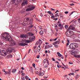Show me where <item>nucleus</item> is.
I'll return each mask as SVG.
<instances>
[{
  "label": "nucleus",
  "instance_id": "nucleus-13",
  "mask_svg": "<svg viewBox=\"0 0 80 80\" xmlns=\"http://www.w3.org/2000/svg\"><path fill=\"white\" fill-rule=\"evenodd\" d=\"M79 52V51H78V49H76L74 52H73V53H74L75 54H78Z\"/></svg>",
  "mask_w": 80,
  "mask_h": 80
},
{
  "label": "nucleus",
  "instance_id": "nucleus-30",
  "mask_svg": "<svg viewBox=\"0 0 80 80\" xmlns=\"http://www.w3.org/2000/svg\"><path fill=\"white\" fill-rule=\"evenodd\" d=\"M38 48H41L40 44L39 45L38 47L37 48V51L38 50Z\"/></svg>",
  "mask_w": 80,
  "mask_h": 80
},
{
  "label": "nucleus",
  "instance_id": "nucleus-28",
  "mask_svg": "<svg viewBox=\"0 0 80 80\" xmlns=\"http://www.w3.org/2000/svg\"><path fill=\"white\" fill-rule=\"evenodd\" d=\"M15 71H16V69H13L12 70V72L13 73H15Z\"/></svg>",
  "mask_w": 80,
  "mask_h": 80
},
{
  "label": "nucleus",
  "instance_id": "nucleus-12",
  "mask_svg": "<svg viewBox=\"0 0 80 80\" xmlns=\"http://www.w3.org/2000/svg\"><path fill=\"white\" fill-rule=\"evenodd\" d=\"M20 37L22 38H26V37H27V35L25 34H21L20 35Z\"/></svg>",
  "mask_w": 80,
  "mask_h": 80
},
{
  "label": "nucleus",
  "instance_id": "nucleus-15",
  "mask_svg": "<svg viewBox=\"0 0 80 80\" xmlns=\"http://www.w3.org/2000/svg\"><path fill=\"white\" fill-rule=\"evenodd\" d=\"M47 62V63L48 64V66L49 65H50V62H49V61H48V59H46Z\"/></svg>",
  "mask_w": 80,
  "mask_h": 80
},
{
  "label": "nucleus",
  "instance_id": "nucleus-61",
  "mask_svg": "<svg viewBox=\"0 0 80 80\" xmlns=\"http://www.w3.org/2000/svg\"><path fill=\"white\" fill-rule=\"evenodd\" d=\"M0 45H3V43H2V42H0Z\"/></svg>",
  "mask_w": 80,
  "mask_h": 80
},
{
  "label": "nucleus",
  "instance_id": "nucleus-6",
  "mask_svg": "<svg viewBox=\"0 0 80 80\" xmlns=\"http://www.w3.org/2000/svg\"><path fill=\"white\" fill-rule=\"evenodd\" d=\"M27 40L23 39V41L24 42H26V43H30L31 42H32L33 39L31 38H27Z\"/></svg>",
  "mask_w": 80,
  "mask_h": 80
},
{
  "label": "nucleus",
  "instance_id": "nucleus-35",
  "mask_svg": "<svg viewBox=\"0 0 80 80\" xmlns=\"http://www.w3.org/2000/svg\"><path fill=\"white\" fill-rule=\"evenodd\" d=\"M60 16L61 17H64V16H62V13H61L60 14Z\"/></svg>",
  "mask_w": 80,
  "mask_h": 80
},
{
  "label": "nucleus",
  "instance_id": "nucleus-42",
  "mask_svg": "<svg viewBox=\"0 0 80 80\" xmlns=\"http://www.w3.org/2000/svg\"><path fill=\"white\" fill-rule=\"evenodd\" d=\"M25 79H26L27 80V79H28V77L27 76H26V77H25Z\"/></svg>",
  "mask_w": 80,
  "mask_h": 80
},
{
  "label": "nucleus",
  "instance_id": "nucleus-29",
  "mask_svg": "<svg viewBox=\"0 0 80 80\" xmlns=\"http://www.w3.org/2000/svg\"><path fill=\"white\" fill-rule=\"evenodd\" d=\"M57 66L58 68H60L61 67V66L60 64H57Z\"/></svg>",
  "mask_w": 80,
  "mask_h": 80
},
{
  "label": "nucleus",
  "instance_id": "nucleus-22",
  "mask_svg": "<svg viewBox=\"0 0 80 80\" xmlns=\"http://www.w3.org/2000/svg\"><path fill=\"white\" fill-rule=\"evenodd\" d=\"M56 42L58 43V44H60V40L59 39Z\"/></svg>",
  "mask_w": 80,
  "mask_h": 80
},
{
  "label": "nucleus",
  "instance_id": "nucleus-21",
  "mask_svg": "<svg viewBox=\"0 0 80 80\" xmlns=\"http://www.w3.org/2000/svg\"><path fill=\"white\" fill-rule=\"evenodd\" d=\"M52 45H57V41H56L52 43Z\"/></svg>",
  "mask_w": 80,
  "mask_h": 80
},
{
  "label": "nucleus",
  "instance_id": "nucleus-39",
  "mask_svg": "<svg viewBox=\"0 0 80 80\" xmlns=\"http://www.w3.org/2000/svg\"><path fill=\"white\" fill-rule=\"evenodd\" d=\"M18 2H22V0H17Z\"/></svg>",
  "mask_w": 80,
  "mask_h": 80
},
{
  "label": "nucleus",
  "instance_id": "nucleus-14",
  "mask_svg": "<svg viewBox=\"0 0 80 80\" xmlns=\"http://www.w3.org/2000/svg\"><path fill=\"white\" fill-rule=\"evenodd\" d=\"M11 44H12V45H15L16 44V42L14 41H13V40L11 42Z\"/></svg>",
  "mask_w": 80,
  "mask_h": 80
},
{
  "label": "nucleus",
  "instance_id": "nucleus-31",
  "mask_svg": "<svg viewBox=\"0 0 80 80\" xmlns=\"http://www.w3.org/2000/svg\"><path fill=\"white\" fill-rule=\"evenodd\" d=\"M62 29H63V26H62L61 27L59 28V30H62Z\"/></svg>",
  "mask_w": 80,
  "mask_h": 80
},
{
  "label": "nucleus",
  "instance_id": "nucleus-51",
  "mask_svg": "<svg viewBox=\"0 0 80 80\" xmlns=\"http://www.w3.org/2000/svg\"><path fill=\"white\" fill-rule=\"evenodd\" d=\"M55 17V16L53 15L52 16H51L52 18H54Z\"/></svg>",
  "mask_w": 80,
  "mask_h": 80
},
{
  "label": "nucleus",
  "instance_id": "nucleus-11",
  "mask_svg": "<svg viewBox=\"0 0 80 80\" xmlns=\"http://www.w3.org/2000/svg\"><path fill=\"white\" fill-rule=\"evenodd\" d=\"M12 2L14 3V5H18V2L17 0H12Z\"/></svg>",
  "mask_w": 80,
  "mask_h": 80
},
{
  "label": "nucleus",
  "instance_id": "nucleus-44",
  "mask_svg": "<svg viewBox=\"0 0 80 80\" xmlns=\"http://www.w3.org/2000/svg\"><path fill=\"white\" fill-rule=\"evenodd\" d=\"M3 48H1V49H0V52L2 50H3Z\"/></svg>",
  "mask_w": 80,
  "mask_h": 80
},
{
  "label": "nucleus",
  "instance_id": "nucleus-47",
  "mask_svg": "<svg viewBox=\"0 0 80 80\" xmlns=\"http://www.w3.org/2000/svg\"><path fill=\"white\" fill-rule=\"evenodd\" d=\"M36 43L37 45H38V44L39 43V41H37Z\"/></svg>",
  "mask_w": 80,
  "mask_h": 80
},
{
  "label": "nucleus",
  "instance_id": "nucleus-41",
  "mask_svg": "<svg viewBox=\"0 0 80 80\" xmlns=\"http://www.w3.org/2000/svg\"><path fill=\"white\" fill-rule=\"evenodd\" d=\"M65 13V14H68V11H66L65 12H64Z\"/></svg>",
  "mask_w": 80,
  "mask_h": 80
},
{
  "label": "nucleus",
  "instance_id": "nucleus-57",
  "mask_svg": "<svg viewBox=\"0 0 80 80\" xmlns=\"http://www.w3.org/2000/svg\"><path fill=\"white\" fill-rule=\"evenodd\" d=\"M50 42H52V41H53V40H54L53 39H50Z\"/></svg>",
  "mask_w": 80,
  "mask_h": 80
},
{
  "label": "nucleus",
  "instance_id": "nucleus-58",
  "mask_svg": "<svg viewBox=\"0 0 80 80\" xmlns=\"http://www.w3.org/2000/svg\"><path fill=\"white\" fill-rule=\"evenodd\" d=\"M54 20H58V18H54Z\"/></svg>",
  "mask_w": 80,
  "mask_h": 80
},
{
  "label": "nucleus",
  "instance_id": "nucleus-43",
  "mask_svg": "<svg viewBox=\"0 0 80 80\" xmlns=\"http://www.w3.org/2000/svg\"><path fill=\"white\" fill-rule=\"evenodd\" d=\"M77 58H80V55H77Z\"/></svg>",
  "mask_w": 80,
  "mask_h": 80
},
{
  "label": "nucleus",
  "instance_id": "nucleus-62",
  "mask_svg": "<svg viewBox=\"0 0 80 80\" xmlns=\"http://www.w3.org/2000/svg\"><path fill=\"white\" fill-rule=\"evenodd\" d=\"M37 48V46H35L33 48L34 49H35V48Z\"/></svg>",
  "mask_w": 80,
  "mask_h": 80
},
{
  "label": "nucleus",
  "instance_id": "nucleus-64",
  "mask_svg": "<svg viewBox=\"0 0 80 80\" xmlns=\"http://www.w3.org/2000/svg\"><path fill=\"white\" fill-rule=\"evenodd\" d=\"M39 57H40V56H39V55L37 56V58H39Z\"/></svg>",
  "mask_w": 80,
  "mask_h": 80
},
{
  "label": "nucleus",
  "instance_id": "nucleus-45",
  "mask_svg": "<svg viewBox=\"0 0 80 80\" xmlns=\"http://www.w3.org/2000/svg\"><path fill=\"white\" fill-rule=\"evenodd\" d=\"M69 63H70V64H71V65H72L73 64V63L72 62H69Z\"/></svg>",
  "mask_w": 80,
  "mask_h": 80
},
{
  "label": "nucleus",
  "instance_id": "nucleus-33",
  "mask_svg": "<svg viewBox=\"0 0 80 80\" xmlns=\"http://www.w3.org/2000/svg\"><path fill=\"white\" fill-rule=\"evenodd\" d=\"M5 75H7L8 73H9V72H8L7 71H5Z\"/></svg>",
  "mask_w": 80,
  "mask_h": 80
},
{
  "label": "nucleus",
  "instance_id": "nucleus-24",
  "mask_svg": "<svg viewBox=\"0 0 80 80\" xmlns=\"http://www.w3.org/2000/svg\"><path fill=\"white\" fill-rule=\"evenodd\" d=\"M48 48H52V45L50 44L49 45H48Z\"/></svg>",
  "mask_w": 80,
  "mask_h": 80
},
{
  "label": "nucleus",
  "instance_id": "nucleus-17",
  "mask_svg": "<svg viewBox=\"0 0 80 80\" xmlns=\"http://www.w3.org/2000/svg\"><path fill=\"white\" fill-rule=\"evenodd\" d=\"M57 54L58 55V57H61L62 56V55L60 53V52H57Z\"/></svg>",
  "mask_w": 80,
  "mask_h": 80
},
{
  "label": "nucleus",
  "instance_id": "nucleus-63",
  "mask_svg": "<svg viewBox=\"0 0 80 80\" xmlns=\"http://www.w3.org/2000/svg\"><path fill=\"white\" fill-rule=\"evenodd\" d=\"M22 70H25V68H23V67L21 68Z\"/></svg>",
  "mask_w": 80,
  "mask_h": 80
},
{
  "label": "nucleus",
  "instance_id": "nucleus-26",
  "mask_svg": "<svg viewBox=\"0 0 80 80\" xmlns=\"http://www.w3.org/2000/svg\"><path fill=\"white\" fill-rule=\"evenodd\" d=\"M58 13H57L55 15V17H59V15L58 14Z\"/></svg>",
  "mask_w": 80,
  "mask_h": 80
},
{
  "label": "nucleus",
  "instance_id": "nucleus-25",
  "mask_svg": "<svg viewBox=\"0 0 80 80\" xmlns=\"http://www.w3.org/2000/svg\"><path fill=\"white\" fill-rule=\"evenodd\" d=\"M33 35H34V34H33V33H32L31 32H30L29 33V36H33Z\"/></svg>",
  "mask_w": 80,
  "mask_h": 80
},
{
  "label": "nucleus",
  "instance_id": "nucleus-5",
  "mask_svg": "<svg viewBox=\"0 0 80 80\" xmlns=\"http://www.w3.org/2000/svg\"><path fill=\"white\" fill-rule=\"evenodd\" d=\"M28 8L26 10V12H29V11H32L33 10L35 9V7H33L32 5H30L28 6Z\"/></svg>",
  "mask_w": 80,
  "mask_h": 80
},
{
  "label": "nucleus",
  "instance_id": "nucleus-3",
  "mask_svg": "<svg viewBox=\"0 0 80 80\" xmlns=\"http://www.w3.org/2000/svg\"><path fill=\"white\" fill-rule=\"evenodd\" d=\"M26 21L24 20L23 23L24 24H28V25H32L33 22L32 19L28 17L26 19Z\"/></svg>",
  "mask_w": 80,
  "mask_h": 80
},
{
  "label": "nucleus",
  "instance_id": "nucleus-19",
  "mask_svg": "<svg viewBox=\"0 0 80 80\" xmlns=\"http://www.w3.org/2000/svg\"><path fill=\"white\" fill-rule=\"evenodd\" d=\"M33 25H29L28 26L29 29H30V28H33Z\"/></svg>",
  "mask_w": 80,
  "mask_h": 80
},
{
  "label": "nucleus",
  "instance_id": "nucleus-1",
  "mask_svg": "<svg viewBox=\"0 0 80 80\" xmlns=\"http://www.w3.org/2000/svg\"><path fill=\"white\" fill-rule=\"evenodd\" d=\"M2 48H3V49L2 50H1L0 52V53L2 56H6L7 55V53H12L13 51V48H8L7 51L4 50H5L4 48L2 47Z\"/></svg>",
  "mask_w": 80,
  "mask_h": 80
},
{
  "label": "nucleus",
  "instance_id": "nucleus-55",
  "mask_svg": "<svg viewBox=\"0 0 80 80\" xmlns=\"http://www.w3.org/2000/svg\"><path fill=\"white\" fill-rule=\"evenodd\" d=\"M38 49L39 50L38 51V52H40V48H38Z\"/></svg>",
  "mask_w": 80,
  "mask_h": 80
},
{
  "label": "nucleus",
  "instance_id": "nucleus-20",
  "mask_svg": "<svg viewBox=\"0 0 80 80\" xmlns=\"http://www.w3.org/2000/svg\"><path fill=\"white\" fill-rule=\"evenodd\" d=\"M39 33L40 34V35H42V34H43V31H41L39 32Z\"/></svg>",
  "mask_w": 80,
  "mask_h": 80
},
{
  "label": "nucleus",
  "instance_id": "nucleus-38",
  "mask_svg": "<svg viewBox=\"0 0 80 80\" xmlns=\"http://www.w3.org/2000/svg\"><path fill=\"white\" fill-rule=\"evenodd\" d=\"M54 47L55 48H58V46L57 45H54Z\"/></svg>",
  "mask_w": 80,
  "mask_h": 80
},
{
  "label": "nucleus",
  "instance_id": "nucleus-18",
  "mask_svg": "<svg viewBox=\"0 0 80 80\" xmlns=\"http://www.w3.org/2000/svg\"><path fill=\"white\" fill-rule=\"evenodd\" d=\"M39 75L40 76H43V75H44V73L43 72H41V73H40L39 74Z\"/></svg>",
  "mask_w": 80,
  "mask_h": 80
},
{
  "label": "nucleus",
  "instance_id": "nucleus-7",
  "mask_svg": "<svg viewBox=\"0 0 80 80\" xmlns=\"http://www.w3.org/2000/svg\"><path fill=\"white\" fill-rule=\"evenodd\" d=\"M47 62V60H46V59H44L43 61V66H44L43 67L44 68H47V67H48V65L47 64H46L45 65V63Z\"/></svg>",
  "mask_w": 80,
  "mask_h": 80
},
{
  "label": "nucleus",
  "instance_id": "nucleus-53",
  "mask_svg": "<svg viewBox=\"0 0 80 80\" xmlns=\"http://www.w3.org/2000/svg\"><path fill=\"white\" fill-rule=\"evenodd\" d=\"M22 80H25V77L22 78Z\"/></svg>",
  "mask_w": 80,
  "mask_h": 80
},
{
  "label": "nucleus",
  "instance_id": "nucleus-16",
  "mask_svg": "<svg viewBox=\"0 0 80 80\" xmlns=\"http://www.w3.org/2000/svg\"><path fill=\"white\" fill-rule=\"evenodd\" d=\"M70 33V30H68V31H66V35H68V33Z\"/></svg>",
  "mask_w": 80,
  "mask_h": 80
},
{
  "label": "nucleus",
  "instance_id": "nucleus-46",
  "mask_svg": "<svg viewBox=\"0 0 80 80\" xmlns=\"http://www.w3.org/2000/svg\"><path fill=\"white\" fill-rule=\"evenodd\" d=\"M70 74H71V75H75L74 73H70Z\"/></svg>",
  "mask_w": 80,
  "mask_h": 80
},
{
  "label": "nucleus",
  "instance_id": "nucleus-56",
  "mask_svg": "<svg viewBox=\"0 0 80 80\" xmlns=\"http://www.w3.org/2000/svg\"><path fill=\"white\" fill-rule=\"evenodd\" d=\"M57 12H59V11H58V10H56V11L55 12V13H57Z\"/></svg>",
  "mask_w": 80,
  "mask_h": 80
},
{
  "label": "nucleus",
  "instance_id": "nucleus-37",
  "mask_svg": "<svg viewBox=\"0 0 80 80\" xmlns=\"http://www.w3.org/2000/svg\"><path fill=\"white\" fill-rule=\"evenodd\" d=\"M48 13L49 14H51V13H52V12H51V11H48Z\"/></svg>",
  "mask_w": 80,
  "mask_h": 80
},
{
  "label": "nucleus",
  "instance_id": "nucleus-34",
  "mask_svg": "<svg viewBox=\"0 0 80 80\" xmlns=\"http://www.w3.org/2000/svg\"><path fill=\"white\" fill-rule=\"evenodd\" d=\"M75 12H72L70 14H69V16H71V15H72L73 13H74Z\"/></svg>",
  "mask_w": 80,
  "mask_h": 80
},
{
  "label": "nucleus",
  "instance_id": "nucleus-23",
  "mask_svg": "<svg viewBox=\"0 0 80 80\" xmlns=\"http://www.w3.org/2000/svg\"><path fill=\"white\" fill-rule=\"evenodd\" d=\"M75 78L76 79H78V78H79V75L78 74H77L76 75Z\"/></svg>",
  "mask_w": 80,
  "mask_h": 80
},
{
  "label": "nucleus",
  "instance_id": "nucleus-49",
  "mask_svg": "<svg viewBox=\"0 0 80 80\" xmlns=\"http://www.w3.org/2000/svg\"><path fill=\"white\" fill-rule=\"evenodd\" d=\"M57 38H56L55 39H54L53 40H54V41H56V40H57Z\"/></svg>",
  "mask_w": 80,
  "mask_h": 80
},
{
  "label": "nucleus",
  "instance_id": "nucleus-50",
  "mask_svg": "<svg viewBox=\"0 0 80 80\" xmlns=\"http://www.w3.org/2000/svg\"><path fill=\"white\" fill-rule=\"evenodd\" d=\"M2 71V72H5V69H3Z\"/></svg>",
  "mask_w": 80,
  "mask_h": 80
},
{
  "label": "nucleus",
  "instance_id": "nucleus-27",
  "mask_svg": "<svg viewBox=\"0 0 80 80\" xmlns=\"http://www.w3.org/2000/svg\"><path fill=\"white\" fill-rule=\"evenodd\" d=\"M8 57H9V58H12V55L11 54H10L8 55Z\"/></svg>",
  "mask_w": 80,
  "mask_h": 80
},
{
  "label": "nucleus",
  "instance_id": "nucleus-59",
  "mask_svg": "<svg viewBox=\"0 0 80 80\" xmlns=\"http://www.w3.org/2000/svg\"><path fill=\"white\" fill-rule=\"evenodd\" d=\"M52 59L53 61H55V59L54 58H52Z\"/></svg>",
  "mask_w": 80,
  "mask_h": 80
},
{
  "label": "nucleus",
  "instance_id": "nucleus-10",
  "mask_svg": "<svg viewBox=\"0 0 80 80\" xmlns=\"http://www.w3.org/2000/svg\"><path fill=\"white\" fill-rule=\"evenodd\" d=\"M75 30V28L73 27V25H70V26L67 29V30Z\"/></svg>",
  "mask_w": 80,
  "mask_h": 80
},
{
  "label": "nucleus",
  "instance_id": "nucleus-52",
  "mask_svg": "<svg viewBox=\"0 0 80 80\" xmlns=\"http://www.w3.org/2000/svg\"><path fill=\"white\" fill-rule=\"evenodd\" d=\"M58 26H59V27H62V26H62V25L61 24H59Z\"/></svg>",
  "mask_w": 80,
  "mask_h": 80
},
{
  "label": "nucleus",
  "instance_id": "nucleus-4",
  "mask_svg": "<svg viewBox=\"0 0 80 80\" xmlns=\"http://www.w3.org/2000/svg\"><path fill=\"white\" fill-rule=\"evenodd\" d=\"M78 47V45L77 43H73L71 44L69 46V48L71 49H75Z\"/></svg>",
  "mask_w": 80,
  "mask_h": 80
},
{
  "label": "nucleus",
  "instance_id": "nucleus-60",
  "mask_svg": "<svg viewBox=\"0 0 80 80\" xmlns=\"http://www.w3.org/2000/svg\"><path fill=\"white\" fill-rule=\"evenodd\" d=\"M55 63H57L58 64H59V62L58 61H56Z\"/></svg>",
  "mask_w": 80,
  "mask_h": 80
},
{
  "label": "nucleus",
  "instance_id": "nucleus-54",
  "mask_svg": "<svg viewBox=\"0 0 80 80\" xmlns=\"http://www.w3.org/2000/svg\"><path fill=\"white\" fill-rule=\"evenodd\" d=\"M70 5H71V6H73L74 5V4L72 3L71 4H70Z\"/></svg>",
  "mask_w": 80,
  "mask_h": 80
},
{
  "label": "nucleus",
  "instance_id": "nucleus-36",
  "mask_svg": "<svg viewBox=\"0 0 80 80\" xmlns=\"http://www.w3.org/2000/svg\"><path fill=\"white\" fill-rule=\"evenodd\" d=\"M47 48H48V45H46L45 46V49H47Z\"/></svg>",
  "mask_w": 80,
  "mask_h": 80
},
{
  "label": "nucleus",
  "instance_id": "nucleus-40",
  "mask_svg": "<svg viewBox=\"0 0 80 80\" xmlns=\"http://www.w3.org/2000/svg\"><path fill=\"white\" fill-rule=\"evenodd\" d=\"M68 25H66L65 26V28H68Z\"/></svg>",
  "mask_w": 80,
  "mask_h": 80
},
{
  "label": "nucleus",
  "instance_id": "nucleus-8",
  "mask_svg": "<svg viewBox=\"0 0 80 80\" xmlns=\"http://www.w3.org/2000/svg\"><path fill=\"white\" fill-rule=\"evenodd\" d=\"M22 41V43H20L19 44V45H20V46H25V45H28V44L25 43H26V42H25L23 41V39Z\"/></svg>",
  "mask_w": 80,
  "mask_h": 80
},
{
  "label": "nucleus",
  "instance_id": "nucleus-48",
  "mask_svg": "<svg viewBox=\"0 0 80 80\" xmlns=\"http://www.w3.org/2000/svg\"><path fill=\"white\" fill-rule=\"evenodd\" d=\"M32 66L33 67H35V64L33 63L32 64Z\"/></svg>",
  "mask_w": 80,
  "mask_h": 80
},
{
  "label": "nucleus",
  "instance_id": "nucleus-9",
  "mask_svg": "<svg viewBox=\"0 0 80 80\" xmlns=\"http://www.w3.org/2000/svg\"><path fill=\"white\" fill-rule=\"evenodd\" d=\"M28 4V1L27 0H25L21 4L22 6H24L25 5H27Z\"/></svg>",
  "mask_w": 80,
  "mask_h": 80
},
{
  "label": "nucleus",
  "instance_id": "nucleus-2",
  "mask_svg": "<svg viewBox=\"0 0 80 80\" xmlns=\"http://www.w3.org/2000/svg\"><path fill=\"white\" fill-rule=\"evenodd\" d=\"M1 37L2 38H4L6 41H9L10 42H12L13 39L11 37V36L10 35L7 33H3L1 35Z\"/></svg>",
  "mask_w": 80,
  "mask_h": 80
},
{
  "label": "nucleus",
  "instance_id": "nucleus-32",
  "mask_svg": "<svg viewBox=\"0 0 80 80\" xmlns=\"http://www.w3.org/2000/svg\"><path fill=\"white\" fill-rule=\"evenodd\" d=\"M34 30L36 32V33H37V32H38V30H37V28H35L34 29Z\"/></svg>",
  "mask_w": 80,
  "mask_h": 80
}]
</instances>
